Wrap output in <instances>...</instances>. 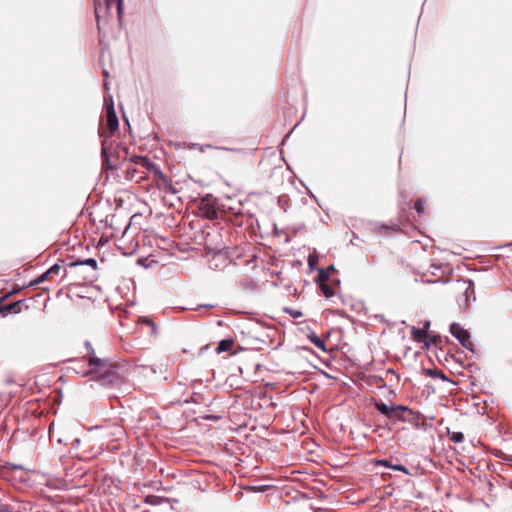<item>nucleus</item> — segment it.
Masks as SVG:
<instances>
[{
	"label": "nucleus",
	"instance_id": "nucleus-20",
	"mask_svg": "<svg viewBox=\"0 0 512 512\" xmlns=\"http://www.w3.org/2000/svg\"><path fill=\"white\" fill-rule=\"evenodd\" d=\"M414 209L421 215L425 211V201L421 198L417 199L414 204Z\"/></svg>",
	"mask_w": 512,
	"mask_h": 512
},
{
	"label": "nucleus",
	"instance_id": "nucleus-15",
	"mask_svg": "<svg viewBox=\"0 0 512 512\" xmlns=\"http://www.w3.org/2000/svg\"><path fill=\"white\" fill-rule=\"evenodd\" d=\"M83 265H88L92 268V270H96L97 269V262L95 259L93 258H89V259H86L84 261H75V262H72L70 263V267H77V266H83Z\"/></svg>",
	"mask_w": 512,
	"mask_h": 512
},
{
	"label": "nucleus",
	"instance_id": "nucleus-16",
	"mask_svg": "<svg viewBox=\"0 0 512 512\" xmlns=\"http://www.w3.org/2000/svg\"><path fill=\"white\" fill-rule=\"evenodd\" d=\"M412 337L417 342H423L427 338V332L423 329L413 328Z\"/></svg>",
	"mask_w": 512,
	"mask_h": 512
},
{
	"label": "nucleus",
	"instance_id": "nucleus-22",
	"mask_svg": "<svg viewBox=\"0 0 512 512\" xmlns=\"http://www.w3.org/2000/svg\"><path fill=\"white\" fill-rule=\"evenodd\" d=\"M285 312H288L290 315H292L294 318H299L302 316V313L300 311L292 310L290 308H285Z\"/></svg>",
	"mask_w": 512,
	"mask_h": 512
},
{
	"label": "nucleus",
	"instance_id": "nucleus-7",
	"mask_svg": "<svg viewBox=\"0 0 512 512\" xmlns=\"http://www.w3.org/2000/svg\"><path fill=\"white\" fill-rule=\"evenodd\" d=\"M450 333L459 340L464 348L472 349L473 343L470 340V335L461 325L452 323L450 325Z\"/></svg>",
	"mask_w": 512,
	"mask_h": 512
},
{
	"label": "nucleus",
	"instance_id": "nucleus-12",
	"mask_svg": "<svg viewBox=\"0 0 512 512\" xmlns=\"http://www.w3.org/2000/svg\"><path fill=\"white\" fill-rule=\"evenodd\" d=\"M234 345H235V341L232 338L223 339L219 342V344L216 348V352L218 354H221L223 352H228L233 349Z\"/></svg>",
	"mask_w": 512,
	"mask_h": 512
},
{
	"label": "nucleus",
	"instance_id": "nucleus-2",
	"mask_svg": "<svg viewBox=\"0 0 512 512\" xmlns=\"http://www.w3.org/2000/svg\"><path fill=\"white\" fill-rule=\"evenodd\" d=\"M127 180L143 183L152 178L153 183L160 189L171 188L167 177L158 169V167L147 157L135 155L131 158V163L125 171Z\"/></svg>",
	"mask_w": 512,
	"mask_h": 512
},
{
	"label": "nucleus",
	"instance_id": "nucleus-9",
	"mask_svg": "<svg viewBox=\"0 0 512 512\" xmlns=\"http://www.w3.org/2000/svg\"><path fill=\"white\" fill-rule=\"evenodd\" d=\"M111 6L112 5H108L103 0H94V11H95V17L97 20L98 29H100V27H101V21L106 20Z\"/></svg>",
	"mask_w": 512,
	"mask_h": 512
},
{
	"label": "nucleus",
	"instance_id": "nucleus-25",
	"mask_svg": "<svg viewBox=\"0 0 512 512\" xmlns=\"http://www.w3.org/2000/svg\"><path fill=\"white\" fill-rule=\"evenodd\" d=\"M117 153H118V155H119L120 153H124L125 155H127V149H126L125 147H119V146H118V147H117Z\"/></svg>",
	"mask_w": 512,
	"mask_h": 512
},
{
	"label": "nucleus",
	"instance_id": "nucleus-4",
	"mask_svg": "<svg viewBox=\"0 0 512 512\" xmlns=\"http://www.w3.org/2000/svg\"><path fill=\"white\" fill-rule=\"evenodd\" d=\"M457 290L460 292L459 297H457V302L460 307L467 308L471 301H475L474 283L471 280L459 282Z\"/></svg>",
	"mask_w": 512,
	"mask_h": 512
},
{
	"label": "nucleus",
	"instance_id": "nucleus-27",
	"mask_svg": "<svg viewBox=\"0 0 512 512\" xmlns=\"http://www.w3.org/2000/svg\"><path fill=\"white\" fill-rule=\"evenodd\" d=\"M10 293H12V295H13L14 293H17V290L11 291Z\"/></svg>",
	"mask_w": 512,
	"mask_h": 512
},
{
	"label": "nucleus",
	"instance_id": "nucleus-6",
	"mask_svg": "<svg viewBox=\"0 0 512 512\" xmlns=\"http://www.w3.org/2000/svg\"><path fill=\"white\" fill-rule=\"evenodd\" d=\"M118 117L113 104L106 106V126L102 129L101 136L108 137L118 129Z\"/></svg>",
	"mask_w": 512,
	"mask_h": 512
},
{
	"label": "nucleus",
	"instance_id": "nucleus-18",
	"mask_svg": "<svg viewBox=\"0 0 512 512\" xmlns=\"http://www.w3.org/2000/svg\"><path fill=\"white\" fill-rule=\"evenodd\" d=\"M449 439L454 443H461L464 440V434L462 432H450L448 430Z\"/></svg>",
	"mask_w": 512,
	"mask_h": 512
},
{
	"label": "nucleus",
	"instance_id": "nucleus-26",
	"mask_svg": "<svg viewBox=\"0 0 512 512\" xmlns=\"http://www.w3.org/2000/svg\"><path fill=\"white\" fill-rule=\"evenodd\" d=\"M378 464L380 465H383V466H386V467H390L391 465L388 463L387 460H380L377 462Z\"/></svg>",
	"mask_w": 512,
	"mask_h": 512
},
{
	"label": "nucleus",
	"instance_id": "nucleus-13",
	"mask_svg": "<svg viewBox=\"0 0 512 512\" xmlns=\"http://www.w3.org/2000/svg\"><path fill=\"white\" fill-rule=\"evenodd\" d=\"M107 139H104L102 141V157H103V165L106 166L107 168H111V169H114L116 167V163H110V160L108 158V148H107Z\"/></svg>",
	"mask_w": 512,
	"mask_h": 512
},
{
	"label": "nucleus",
	"instance_id": "nucleus-23",
	"mask_svg": "<svg viewBox=\"0 0 512 512\" xmlns=\"http://www.w3.org/2000/svg\"><path fill=\"white\" fill-rule=\"evenodd\" d=\"M12 295V293H7L4 296L0 297V314L3 313V303Z\"/></svg>",
	"mask_w": 512,
	"mask_h": 512
},
{
	"label": "nucleus",
	"instance_id": "nucleus-1",
	"mask_svg": "<svg viewBox=\"0 0 512 512\" xmlns=\"http://www.w3.org/2000/svg\"><path fill=\"white\" fill-rule=\"evenodd\" d=\"M87 354L83 359L72 360L71 369L82 377L91 381H97L104 386L118 385L121 383V377L118 373V365L106 358H100L90 349L89 342L86 343Z\"/></svg>",
	"mask_w": 512,
	"mask_h": 512
},
{
	"label": "nucleus",
	"instance_id": "nucleus-3",
	"mask_svg": "<svg viewBox=\"0 0 512 512\" xmlns=\"http://www.w3.org/2000/svg\"><path fill=\"white\" fill-rule=\"evenodd\" d=\"M374 406L378 412L394 422H406L413 415L412 410L403 405L392 404L389 406L384 402H375Z\"/></svg>",
	"mask_w": 512,
	"mask_h": 512
},
{
	"label": "nucleus",
	"instance_id": "nucleus-8",
	"mask_svg": "<svg viewBox=\"0 0 512 512\" xmlns=\"http://www.w3.org/2000/svg\"><path fill=\"white\" fill-rule=\"evenodd\" d=\"M63 267L59 264H54L52 267H50L45 273L40 275L35 280H32L29 283V286H37L44 281H55L56 278L60 275V272L62 271Z\"/></svg>",
	"mask_w": 512,
	"mask_h": 512
},
{
	"label": "nucleus",
	"instance_id": "nucleus-14",
	"mask_svg": "<svg viewBox=\"0 0 512 512\" xmlns=\"http://www.w3.org/2000/svg\"><path fill=\"white\" fill-rule=\"evenodd\" d=\"M377 232L379 234H388L389 232H398L400 231V228L397 224H392V225H381L379 227L376 228Z\"/></svg>",
	"mask_w": 512,
	"mask_h": 512
},
{
	"label": "nucleus",
	"instance_id": "nucleus-5",
	"mask_svg": "<svg viewBox=\"0 0 512 512\" xmlns=\"http://www.w3.org/2000/svg\"><path fill=\"white\" fill-rule=\"evenodd\" d=\"M317 281L321 291L327 298H331L335 295L339 281H329V270H320Z\"/></svg>",
	"mask_w": 512,
	"mask_h": 512
},
{
	"label": "nucleus",
	"instance_id": "nucleus-21",
	"mask_svg": "<svg viewBox=\"0 0 512 512\" xmlns=\"http://www.w3.org/2000/svg\"><path fill=\"white\" fill-rule=\"evenodd\" d=\"M390 468H392L394 470H397V471H401V472H403L405 474H409L408 469L405 466L400 465V464L391 465Z\"/></svg>",
	"mask_w": 512,
	"mask_h": 512
},
{
	"label": "nucleus",
	"instance_id": "nucleus-24",
	"mask_svg": "<svg viewBox=\"0 0 512 512\" xmlns=\"http://www.w3.org/2000/svg\"><path fill=\"white\" fill-rule=\"evenodd\" d=\"M113 428H114V431L112 432L113 435H115V436L123 435L122 427H120L119 425H114Z\"/></svg>",
	"mask_w": 512,
	"mask_h": 512
},
{
	"label": "nucleus",
	"instance_id": "nucleus-10",
	"mask_svg": "<svg viewBox=\"0 0 512 512\" xmlns=\"http://www.w3.org/2000/svg\"><path fill=\"white\" fill-rule=\"evenodd\" d=\"M200 210L202 211L203 215L210 220L216 219L218 216L217 210L205 200L202 201Z\"/></svg>",
	"mask_w": 512,
	"mask_h": 512
},
{
	"label": "nucleus",
	"instance_id": "nucleus-17",
	"mask_svg": "<svg viewBox=\"0 0 512 512\" xmlns=\"http://www.w3.org/2000/svg\"><path fill=\"white\" fill-rule=\"evenodd\" d=\"M309 339L317 348L321 349L322 351H327L325 342L322 339H320L317 335L312 334L311 336H309Z\"/></svg>",
	"mask_w": 512,
	"mask_h": 512
},
{
	"label": "nucleus",
	"instance_id": "nucleus-11",
	"mask_svg": "<svg viewBox=\"0 0 512 512\" xmlns=\"http://www.w3.org/2000/svg\"><path fill=\"white\" fill-rule=\"evenodd\" d=\"M24 304V300H19L7 305L3 304V314L7 315L8 313H20L22 310V306Z\"/></svg>",
	"mask_w": 512,
	"mask_h": 512
},
{
	"label": "nucleus",
	"instance_id": "nucleus-19",
	"mask_svg": "<svg viewBox=\"0 0 512 512\" xmlns=\"http://www.w3.org/2000/svg\"><path fill=\"white\" fill-rule=\"evenodd\" d=\"M140 321L143 323V324H146L147 326H149L151 328V333L152 334H157V326L156 324L153 322L152 319L148 318V317H142L140 319Z\"/></svg>",
	"mask_w": 512,
	"mask_h": 512
}]
</instances>
